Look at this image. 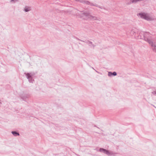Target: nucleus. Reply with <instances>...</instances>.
I'll list each match as a JSON object with an SVG mask.
<instances>
[{
  "label": "nucleus",
  "mask_w": 156,
  "mask_h": 156,
  "mask_svg": "<svg viewBox=\"0 0 156 156\" xmlns=\"http://www.w3.org/2000/svg\"><path fill=\"white\" fill-rule=\"evenodd\" d=\"M154 40H147V42L151 45L153 51L156 52V42Z\"/></svg>",
  "instance_id": "f257e3e1"
},
{
  "label": "nucleus",
  "mask_w": 156,
  "mask_h": 156,
  "mask_svg": "<svg viewBox=\"0 0 156 156\" xmlns=\"http://www.w3.org/2000/svg\"><path fill=\"white\" fill-rule=\"evenodd\" d=\"M99 151L100 152H103L108 156L114 155V154L113 152H110L109 151L105 149L100 148L99 149Z\"/></svg>",
  "instance_id": "f03ea898"
},
{
  "label": "nucleus",
  "mask_w": 156,
  "mask_h": 156,
  "mask_svg": "<svg viewBox=\"0 0 156 156\" xmlns=\"http://www.w3.org/2000/svg\"><path fill=\"white\" fill-rule=\"evenodd\" d=\"M99 151L100 152H103L108 156L114 155V154L113 152H110L109 151L105 149L100 148L99 149Z\"/></svg>",
  "instance_id": "7ed1b4c3"
},
{
  "label": "nucleus",
  "mask_w": 156,
  "mask_h": 156,
  "mask_svg": "<svg viewBox=\"0 0 156 156\" xmlns=\"http://www.w3.org/2000/svg\"><path fill=\"white\" fill-rule=\"evenodd\" d=\"M26 76L30 82H32V77L30 73H27L26 74Z\"/></svg>",
  "instance_id": "20e7f679"
},
{
  "label": "nucleus",
  "mask_w": 156,
  "mask_h": 156,
  "mask_svg": "<svg viewBox=\"0 0 156 156\" xmlns=\"http://www.w3.org/2000/svg\"><path fill=\"white\" fill-rule=\"evenodd\" d=\"M138 16H139L140 17L144 19H146V15L144 13H140L137 15Z\"/></svg>",
  "instance_id": "39448f33"
},
{
  "label": "nucleus",
  "mask_w": 156,
  "mask_h": 156,
  "mask_svg": "<svg viewBox=\"0 0 156 156\" xmlns=\"http://www.w3.org/2000/svg\"><path fill=\"white\" fill-rule=\"evenodd\" d=\"M12 133L15 136H17L20 135L19 133L16 131H12Z\"/></svg>",
  "instance_id": "423d86ee"
},
{
  "label": "nucleus",
  "mask_w": 156,
  "mask_h": 156,
  "mask_svg": "<svg viewBox=\"0 0 156 156\" xmlns=\"http://www.w3.org/2000/svg\"><path fill=\"white\" fill-rule=\"evenodd\" d=\"M30 8L29 7H28L27 8H26L25 9V11L26 12L28 11H30Z\"/></svg>",
  "instance_id": "0eeeda50"
},
{
  "label": "nucleus",
  "mask_w": 156,
  "mask_h": 156,
  "mask_svg": "<svg viewBox=\"0 0 156 156\" xmlns=\"http://www.w3.org/2000/svg\"><path fill=\"white\" fill-rule=\"evenodd\" d=\"M112 72H108V76H110L112 75Z\"/></svg>",
  "instance_id": "6e6552de"
},
{
  "label": "nucleus",
  "mask_w": 156,
  "mask_h": 156,
  "mask_svg": "<svg viewBox=\"0 0 156 156\" xmlns=\"http://www.w3.org/2000/svg\"><path fill=\"white\" fill-rule=\"evenodd\" d=\"M152 93L154 95L156 96V90L155 91H153L152 92Z\"/></svg>",
  "instance_id": "1a4fd4ad"
},
{
  "label": "nucleus",
  "mask_w": 156,
  "mask_h": 156,
  "mask_svg": "<svg viewBox=\"0 0 156 156\" xmlns=\"http://www.w3.org/2000/svg\"><path fill=\"white\" fill-rule=\"evenodd\" d=\"M132 3H136L137 2V0H130Z\"/></svg>",
  "instance_id": "9d476101"
},
{
  "label": "nucleus",
  "mask_w": 156,
  "mask_h": 156,
  "mask_svg": "<svg viewBox=\"0 0 156 156\" xmlns=\"http://www.w3.org/2000/svg\"><path fill=\"white\" fill-rule=\"evenodd\" d=\"M112 75L114 76H115L117 75V73L115 72H113L112 73Z\"/></svg>",
  "instance_id": "9b49d317"
},
{
  "label": "nucleus",
  "mask_w": 156,
  "mask_h": 156,
  "mask_svg": "<svg viewBox=\"0 0 156 156\" xmlns=\"http://www.w3.org/2000/svg\"><path fill=\"white\" fill-rule=\"evenodd\" d=\"M88 18L90 19H94V17L91 16H88Z\"/></svg>",
  "instance_id": "f8f14e48"
},
{
  "label": "nucleus",
  "mask_w": 156,
  "mask_h": 156,
  "mask_svg": "<svg viewBox=\"0 0 156 156\" xmlns=\"http://www.w3.org/2000/svg\"><path fill=\"white\" fill-rule=\"evenodd\" d=\"M87 43H88V44H89V45H90V44H92V42H91V41H88V42H87Z\"/></svg>",
  "instance_id": "ddd939ff"
},
{
  "label": "nucleus",
  "mask_w": 156,
  "mask_h": 156,
  "mask_svg": "<svg viewBox=\"0 0 156 156\" xmlns=\"http://www.w3.org/2000/svg\"><path fill=\"white\" fill-rule=\"evenodd\" d=\"M94 127H97V128H98V129H99V128L98 127H97V126H96V125H94Z\"/></svg>",
  "instance_id": "4468645a"
},
{
  "label": "nucleus",
  "mask_w": 156,
  "mask_h": 156,
  "mask_svg": "<svg viewBox=\"0 0 156 156\" xmlns=\"http://www.w3.org/2000/svg\"><path fill=\"white\" fill-rule=\"evenodd\" d=\"M147 20H149V18H148V17H147Z\"/></svg>",
  "instance_id": "2eb2a0df"
},
{
  "label": "nucleus",
  "mask_w": 156,
  "mask_h": 156,
  "mask_svg": "<svg viewBox=\"0 0 156 156\" xmlns=\"http://www.w3.org/2000/svg\"><path fill=\"white\" fill-rule=\"evenodd\" d=\"M146 41V40H144Z\"/></svg>",
  "instance_id": "dca6fc26"
}]
</instances>
